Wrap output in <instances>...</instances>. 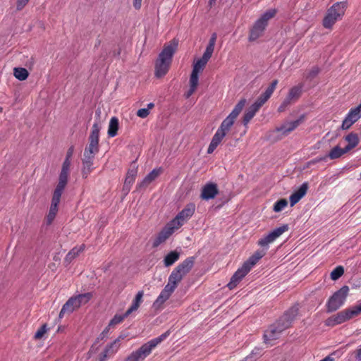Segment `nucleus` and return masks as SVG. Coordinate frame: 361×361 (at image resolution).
Returning a JSON list of instances; mask_svg holds the SVG:
<instances>
[{
  "mask_svg": "<svg viewBox=\"0 0 361 361\" xmlns=\"http://www.w3.org/2000/svg\"><path fill=\"white\" fill-rule=\"evenodd\" d=\"M197 73H195L192 71L190 78V86L193 88H197L198 85L199 76Z\"/></svg>",
  "mask_w": 361,
  "mask_h": 361,
  "instance_id": "obj_47",
  "label": "nucleus"
},
{
  "mask_svg": "<svg viewBox=\"0 0 361 361\" xmlns=\"http://www.w3.org/2000/svg\"><path fill=\"white\" fill-rule=\"evenodd\" d=\"M246 104L245 99H241L238 104L235 106L233 111L230 113V115L235 117V118L238 116L243 109Z\"/></svg>",
  "mask_w": 361,
  "mask_h": 361,
  "instance_id": "obj_39",
  "label": "nucleus"
},
{
  "mask_svg": "<svg viewBox=\"0 0 361 361\" xmlns=\"http://www.w3.org/2000/svg\"><path fill=\"white\" fill-rule=\"evenodd\" d=\"M319 68L318 66L312 67L308 73L305 75V78L307 80H312L319 73Z\"/></svg>",
  "mask_w": 361,
  "mask_h": 361,
  "instance_id": "obj_46",
  "label": "nucleus"
},
{
  "mask_svg": "<svg viewBox=\"0 0 361 361\" xmlns=\"http://www.w3.org/2000/svg\"><path fill=\"white\" fill-rule=\"evenodd\" d=\"M47 331L46 324H43L35 333L34 338L37 340L41 339Z\"/></svg>",
  "mask_w": 361,
  "mask_h": 361,
  "instance_id": "obj_48",
  "label": "nucleus"
},
{
  "mask_svg": "<svg viewBox=\"0 0 361 361\" xmlns=\"http://www.w3.org/2000/svg\"><path fill=\"white\" fill-rule=\"evenodd\" d=\"M143 294V291H139L136 294L135 298L132 302V305L126 312V316H129L132 312L136 311L138 309L142 301Z\"/></svg>",
  "mask_w": 361,
  "mask_h": 361,
  "instance_id": "obj_26",
  "label": "nucleus"
},
{
  "mask_svg": "<svg viewBox=\"0 0 361 361\" xmlns=\"http://www.w3.org/2000/svg\"><path fill=\"white\" fill-rule=\"evenodd\" d=\"M290 103H291V101L290 99H288V98L286 97V98L283 101L281 104L278 108V111L283 112V111H285L286 108L288 105H290Z\"/></svg>",
  "mask_w": 361,
  "mask_h": 361,
  "instance_id": "obj_51",
  "label": "nucleus"
},
{
  "mask_svg": "<svg viewBox=\"0 0 361 361\" xmlns=\"http://www.w3.org/2000/svg\"><path fill=\"white\" fill-rule=\"evenodd\" d=\"M195 90H196V88L192 89V87L190 86V89L186 94V97L189 98L194 93Z\"/></svg>",
  "mask_w": 361,
  "mask_h": 361,
  "instance_id": "obj_61",
  "label": "nucleus"
},
{
  "mask_svg": "<svg viewBox=\"0 0 361 361\" xmlns=\"http://www.w3.org/2000/svg\"><path fill=\"white\" fill-rule=\"evenodd\" d=\"M259 110L255 107L253 105H251L246 112L245 113L243 118V123L245 126H247L251 119L255 116L256 113Z\"/></svg>",
  "mask_w": 361,
  "mask_h": 361,
  "instance_id": "obj_34",
  "label": "nucleus"
},
{
  "mask_svg": "<svg viewBox=\"0 0 361 361\" xmlns=\"http://www.w3.org/2000/svg\"><path fill=\"white\" fill-rule=\"evenodd\" d=\"M126 313L124 314H116L109 324V326H115L120 324L126 317Z\"/></svg>",
  "mask_w": 361,
  "mask_h": 361,
  "instance_id": "obj_45",
  "label": "nucleus"
},
{
  "mask_svg": "<svg viewBox=\"0 0 361 361\" xmlns=\"http://www.w3.org/2000/svg\"><path fill=\"white\" fill-rule=\"evenodd\" d=\"M214 50V49L213 48L207 47L201 59H202L204 61L208 62L209 59L212 57Z\"/></svg>",
  "mask_w": 361,
  "mask_h": 361,
  "instance_id": "obj_49",
  "label": "nucleus"
},
{
  "mask_svg": "<svg viewBox=\"0 0 361 361\" xmlns=\"http://www.w3.org/2000/svg\"><path fill=\"white\" fill-rule=\"evenodd\" d=\"M289 227L287 224H284L278 227L270 232L268 235L264 236L258 240V245L263 247V250H267L269 245L274 242L283 233L288 231Z\"/></svg>",
  "mask_w": 361,
  "mask_h": 361,
  "instance_id": "obj_10",
  "label": "nucleus"
},
{
  "mask_svg": "<svg viewBox=\"0 0 361 361\" xmlns=\"http://www.w3.org/2000/svg\"><path fill=\"white\" fill-rule=\"evenodd\" d=\"M216 38H217L216 33H213L209 39V44H207V47L213 48L214 49Z\"/></svg>",
  "mask_w": 361,
  "mask_h": 361,
  "instance_id": "obj_53",
  "label": "nucleus"
},
{
  "mask_svg": "<svg viewBox=\"0 0 361 361\" xmlns=\"http://www.w3.org/2000/svg\"><path fill=\"white\" fill-rule=\"evenodd\" d=\"M304 118L305 116L302 115L295 121L285 122L281 126L277 127L276 130L283 135H287L294 130L304 121Z\"/></svg>",
  "mask_w": 361,
  "mask_h": 361,
  "instance_id": "obj_15",
  "label": "nucleus"
},
{
  "mask_svg": "<svg viewBox=\"0 0 361 361\" xmlns=\"http://www.w3.org/2000/svg\"><path fill=\"white\" fill-rule=\"evenodd\" d=\"M78 308L79 307L76 305L75 298L73 296L63 305L59 313V317L62 318L66 314H71Z\"/></svg>",
  "mask_w": 361,
  "mask_h": 361,
  "instance_id": "obj_24",
  "label": "nucleus"
},
{
  "mask_svg": "<svg viewBox=\"0 0 361 361\" xmlns=\"http://www.w3.org/2000/svg\"><path fill=\"white\" fill-rule=\"evenodd\" d=\"M274 90L268 87L265 92L263 93L268 99L270 98Z\"/></svg>",
  "mask_w": 361,
  "mask_h": 361,
  "instance_id": "obj_57",
  "label": "nucleus"
},
{
  "mask_svg": "<svg viewBox=\"0 0 361 361\" xmlns=\"http://www.w3.org/2000/svg\"><path fill=\"white\" fill-rule=\"evenodd\" d=\"M348 152V151H345V147L343 149L338 146H336L330 151L329 157L331 159H338Z\"/></svg>",
  "mask_w": 361,
  "mask_h": 361,
  "instance_id": "obj_37",
  "label": "nucleus"
},
{
  "mask_svg": "<svg viewBox=\"0 0 361 361\" xmlns=\"http://www.w3.org/2000/svg\"><path fill=\"white\" fill-rule=\"evenodd\" d=\"M13 75L19 80H25L28 77L29 73L24 68H15Z\"/></svg>",
  "mask_w": 361,
  "mask_h": 361,
  "instance_id": "obj_38",
  "label": "nucleus"
},
{
  "mask_svg": "<svg viewBox=\"0 0 361 361\" xmlns=\"http://www.w3.org/2000/svg\"><path fill=\"white\" fill-rule=\"evenodd\" d=\"M236 118L230 114L222 121L221 123L219 129L221 130V131L224 132L225 133H227L229 130L231 129V126L233 125L235 120Z\"/></svg>",
  "mask_w": 361,
  "mask_h": 361,
  "instance_id": "obj_31",
  "label": "nucleus"
},
{
  "mask_svg": "<svg viewBox=\"0 0 361 361\" xmlns=\"http://www.w3.org/2000/svg\"><path fill=\"white\" fill-rule=\"evenodd\" d=\"M121 345V338H118L114 340L112 343L107 345L104 350L106 353H109L111 357H113L118 350Z\"/></svg>",
  "mask_w": 361,
  "mask_h": 361,
  "instance_id": "obj_29",
  "label": "nucleus"
},
{
  "mask_svg": "<svg viewBox=\"0 0 361 361\" xmlns=\"http://www.w3.org/2000/svg\"><path fill=\"white\" fill-rule=\"evenodd\" d=\"M74 258H75V257L73 256L72 253L68 252L66 257V260L68 262H71Z\"/></svg>",
  "mask_w": 361,
  "mask_h": 361,
  "instance_id": "obj_62",
  "label": "nucleus"
},
{
  "mask_svg": "<svg viewBox=\"0 0 361 361\" xmlns=\"http://www.w3.org/2000/svg\"><path fill=\"white\" fill-rule=\"evenodd\" d=\"M226 133H225L223 131H221L219 128L217 129L216 132L212 137V141L208 147L207 149V153L212 154L216 148L218 147V145L221 143L223 138L226 136Z\"/></svg>",
  "mask_w": 361,
  "mask_h": 361,
  "instance_id": "obj_21",
  "label": "nucleus"
},
{
  "mask_svg": "<svg viewBox=\"0 0 361 361\" xmlns=\"http://www.w3.org/2000/svg\"><path fill=\"white\" fill-rule=\"evenodd\" d=\"M176 288L177 285L168 279L167 284L164 286V289L161 290L156 300L154 302L153 307L154 309H160L164 303L170 298Z\"/></svg>",
  "mask_w": 361,
  "mask_h": 361,
  "instance_id": "obj_11",
  "label": "nucleus"
},
{
  "mask_svg": "<svg viewBox=\"0 0 361 361\" xmlns=\"http://www.w3.org/2000/svg\"><path fill=\"white\" fill-rule=\"evenodd\" d=\"M277 84H278V80H274L272 81V82L271 83V85L269 87L270 88H271L273 90H275Z\"/></svg>",
  "mask_w": 361,
  "mask_h": 361,
  "instance_id": "obj_63",
  "label": "nucleus"
},
{
  "mask_svg": "<svg viewBox=\"0 0 361 361\" xmlns=\"http://www.w3.org/2000/svg\"><path fill=\"white\" fill-rule=\"evenodd\" d=\"M142 0H133V6L135 9H140L142 6Z\"/></svg>",
  "mask_w": 361,
  "mask_h": 361,
  "instance_id": "obj_58",
  "label": "nucleus"
},
{
  "mask_svg": "<svg viewBox=\"0 0 361 361\" xmlns=\"http://www.w3.org/2000/svg\"><path fill=\"white\" fill-rule=\"evenodd\" d=\"M361 313V303L350 308L339 312L335 315L328 318L325 324L326 326H334L342 324L353 317H357Z\"/></svg>",
  "mask_w": 361,
  "mask_h": 361,
  "instance_id": "obj_5",
  "label": "nucleus"
},
{
  "mask_svg": "<svg viewBox=\"0 0 361 361\" xmlns=\"http://www.w3.org/2000/svg\"><path fill=\"white\" fill-rule=\"evenodd\" d=\"M288 205V201L286 199H281L275 202L273 210L275 212H280Z\"/></svg>",
  "mask_w": 361,
  "mask_h": 361,
  "instance_id": "obj_41",
  "label": "nucleus"
},
{
  "mask_svg": "<svg viewBox=\"0 0 361 361\" xmlns=\"http://www.w3.org/2000/svg\"><path fill=\"white\" fill-rule=\"evenodd\" d=\"M249 271H250L243 264L231 277L230 282L228 283V288L231 290L235 288Z\"/></svg>",
  "mask_w": 361,
  "mask_h": 361,
  "instance_id": "obj_17",
  "label": "nucleus"
},
{
  "mask_svg": "<svg viewBox=\"0 0 361 361\" xmlns=\"http://www.w3.org/2000/svg\"><path fill=\"white\" fill-rule=\"evenodd\" d=\"M169 335V332L166 331L159 336L154 338L146 343H144L137 350L132 352L124 361H143L149 356L152 350L163 341H164Z\"/></svg>",
  "mask_w": 361,
  "mask_h": 361,
  "instance_id": "obj_2",
  "label": "nucleus"
},
{
  "mask_svg": "<svg viewBox=\"0 0 361 361\" xmlns=\"http://www.w3.org/2000/svg\"><path fill=\"white\" fill-rule=\"evenodd\" d=\"M361 118V103L356 107L350 109L345 118L343 121L341 128L343 130L348 129L353 124Z\"/></svg>",
  "mask_w": 361,
  "mask_h": 361,
  "instance_id": "obj_12",
  "label": "nucleus"
},
{
  "mask_svg": "<svg viewBox=\"0 0 361 361\" xmlns=\"http://www.w3.org/2000/svg\"><path fill=\"white\" fill-rule=\"evenodd\" d=\"M268 99H269L264 94H262L257 98L255 102L252 105H253L258 110H259V109L266 103V102Z\"/></svg>",
  "mask_w": 361,
  "mask_h": 361,
  "instance_id": "obj_44",
  "label": "nucleus"
},
{
  "mask_svg": "<svg viewBox=\"0 0 361 361\" xmlns=\"http://www.w3.org/2000/svg\"><path fill=\"white\" fill-rule=\"evenodd\" d=\"M276 13V11L275 9H269L261 16L250 30L249 41L254 42L262 35L268 21L274 18Z\"/></svg>",
  "mask_w": 361,
  "mask_h": 361,
  "instance_id": "obj_4",
  "label": "nucleus"
},
{
  "mask_svg": "<svg viewBox=\"0 0 361 361\" xmlns=\"http://www.w3.org/2000/svg\"><path fill=\"white\" fill-rule=\"evenodd\" d=\"M89 145L84 151V157L94 159L99 151V141L95 140H89Z\"/></svg>",
  "mask_w": 361,
  "mask_h": 361,
  "instance_id": "obj_25",
  "label": "nucleus"
},
{
  "mask_svg": "<svg viewBox=\"0 0 361 361\" xmlns=\"http://www.w3.org/2000/svg\"><path fill=\"white\" fill-rule=\"evenodd\" d=\"M218 192L216 184L209 183L202 188L200 197L202 200H209L214 199Z\"/></svg>",
  "mask_w": 361,
  "mask_h": 361,
  "instance_id": "obj_16",
  "label": "nucleus"
},
{
  "mask_svg": "<svg viewBox=\"0 0 361 361\" xmlns=\"http://www.w3.org/2000/svg\"><path fill=\"white\" fill-rule=\"evenodd\" d=\"M320 361H334V358L333 357H331V355H329Z\"/></svg>",
  "mask_w": 361,
  "mask_h": 361,
  "instance_id": "obj_64",
  "label": "nucleus"
},
{
  "mask_svg": "<svg viewBox=\"0 0 361 361\" xmlns=\"http://www.w3.org/2000/svg\"><path fill=\"white\" fill-rule=\"evenodd\" d=\"M73 298H75L76 305L80 307L81 305L87 304L91 300L92 294L91 293H85L73 296Z\"/></svg>",
  "mask_w": 361,
  "mask_h": 361,
  "instance_id": "obj_33",
  "label": "nucleus"
},
{
  "mask_svg": "<svg viewBox=\"0 0 361 361\" xmlns=\"http://www.w3.org/2000/svg\"><path fill=\"white\" fill-rule=\"evenodd\" d=\"M93 158L85 157L82 159V174L83 178H87L92 171Z\"/></svg>",
  "mask_w": 361,
  "mask_h": 361,
  "instance_id": "obj_27",
  "label": "nucleus"
},
{
  "mask_svg": "<svg viewBox=\"0 0 361 361\" xmlns=\"http://www.w3.org/2000/svg\"><path fill=\"white\" fill-rule=\"evenodd\" d=\"M347 7V2H336L331 6L326 11V16L323 19V26L325 28L330 29L340 20L344 15Z\"/></svg>",
  "mask_w": 361,
  "mask_h": 361,
  "instance_id": "obj_3",
  "label": "nucleus"
},
{
  "mask_svg": "<svg viewBox=\"0 0 361 361\" xmlns=\"http://www.w3.org/2000/svg\"><path fill=\"white\" fill-rule=\"evenodd\" d=\"M29 0H18L17 9L21 10L28 3Z\"/></svg>",
  "mask_w": 361,
  "mask_h": 361,
  "instance_id": "obj_56",
  "label": "nucleus"
},
{
  "mask_svg": "<svg viewBox=\"0 0 361 361\" xmlns=\"http://www.w3.org/2000/svg\"><path fill=\"white\" fill-rule=\"evenodd\" d=\"M180 257V252L176 250L171 251L166 255L164 259L165 267H170Z\"/></svg>",
  "mask_w": 361,
  "mask_h": 361,
  "instance_id": "obj_30",
  "label": "nucleus"
},
{
  "mask_svg": "<svg viewBox=\"0 0 361 361\" xmlns=\"http://www.w3.org/2000/svg\"><path fill=\"white\" fill-rule=\"evenodd\" d=\"M111 356L109 353H106V351L104 350L100 355L99 361H106L109 360Z\"/></svg>",
  "mask_w": 361,
  "mask_h": 361,
  "instance_id": "obj_55",
  "label": "nucleus"
},
{
  "mask_svg": "<svg viewBox=\"0 0 361 361\" xmlns=\"http://www.w3.org/2000/svg\"><path fill=\"white\" fill-rule=\"evenodd\" d=\"M149 114V109L142 108L137 111V116L140 118H145Z\"/></svg>",
  "mask_w": 361,
  "mask_h": 361,
  "instance_id": "obj_50",
  "label": "nucleus"
},
{
  "mask_svg": "<svg viewBox=\"0 0 361 361\" xmlns=\"http://www.w3.org/2000/svg\"><path fill=\"white\" fill-rule=\"evenodd\" d=\"M73 147H71L68 149V152H67V154H66V159H71L72 155H73Z\"/></svg>",
  "mask_w": 361,
  "mask_h": 361,
  "instance_id": "obj_60",
  "label": "nucleus"
},
{
  "mask_svg": "<svg viewBox=\"0 0 361 361\" xmlns=\"http://www.w3.org/2000/svg\"><path fill=\"white\" fill-rule=\"evenodd\" d=\"M69 171H61L59 178V182L54 191V194L61 196L63 190L68 183Z\"/></svg>",
  "mask_w": 361,
  "mask_h": 361,
  "instance_id": "obj_20",
  "label": "nucleus"
},
{
  "mask_svg": "<svg viewBox=\"0 0 361 361\" xmlns=\"http://www.w3.org/2000/svg\"><path fill=\"white\" fill-rule=\"evenodd\" d=\"M307 189V183H303L300 186V188L290 196V202L291 207L294 206L305 195Z\"/></svg>",
  "mask_w": 361,
  "mask_h": 361,
  "instance_id": "obj_19",
  "label": "nucleus"
},
{
  "mask_svg": "<svg viewBox=\"0 0 361 361\" xmlns=\"http://www.w3.org/2000/svg\"><path fill=\"white\" fill-rule=\"evenodd\" d=\"M137 173V168L136 166H131L128 169L127 175H126V178L125 180L126 185L133 184L135 180Z\"/></svg>",
  "mask_w": 361,
  "mask_h": 361,
  "instance_id": "obj_36",
  "label": "nucleus"
},
{
  "mask_svg": "<svg viewBox=\"0 0 361 361\" xmlns=\"http://www.w3.org/2000/svg\"><path fill=\"white\" fill-rule=\"evenodd\" d=\"M162 171L161 168L154 169L149 173H148L145 178L138 184L140 188H145L149 185L152 181L159 177Z\"/></svg>",
  "mask_w": 361,
  "mask_h": 361,
  "instance_id": "obj_22",
  "label": "nucleus"
},
{
  "mask_svg": "<svg viewBox=\"0 0 361 361\" xmlns=\"http://www.w3.org/2000/svg\"><path fill=\"white\" fill-rule=\"evenodd\" d=\"M100 127L97 123H94L92 128V132L89 140H95L99 141Z\"/></svg>",
  "mask_w": 361,
  "mask_h": 361,
  "instance_id": "obj_43",
  "label": "nucleus"
},
{
  "mask_svg": "<svg viewBox=\"0 0 361 361\" xmlns=\"http://www.w3.org/2000/svg\"><path fill=\"white\" fill-rule=\"evenodd\" d=\"M195 205L193 203L188 204L176 216L170 221L171 224L177 230L184 224L194 214Z\"/></svg>",
  "mask_w": 361,
  "mask_h": 361,
  "instance_id": "obj_9",
  "label": "nucleus"
},
{
  "mask_svg": "<svg viewBox=\"0 0 361 361\" xmlns=\"http://www.w3.org/2000/svg\"><path fill=\"white\" fill-rule=\"evenodd\" d=\"M299 305L298 304L292 306L288 310H287L280 319L283 323H288V327L291 325L292 322L295 319L298 315Z\"/></svg>",
  "mask_w": 361,
  "mask_h": 361,
  "instance_id": "obj_18",
  "label": "nucleus"
},
{
  "mask_svg": "<svg viewBox=\"0 0 361 361\" xmlns=\"http://www.w3.org/2000/svg\"><path fill=\"white\" fill-rule=\"evenodd\" d=\"M194 262L193 257H188L172 271L169 279L178 286L183 278L192 269Z\"/></svg>",
  "mask_w": 361,
  "mask_h": 361,
  "instance_id": "obj_6",
  "label": "nucleus"
},
{
  "mask_svg": "<svg viewBox=\"0 0 361 361\" xmlns=\"http://www.w3.org/2000/svg\"><path fill=\"white\" fill-rule=\"evenodd\" d=\"M288 328V323H283L279 319L275 324L271 325L269 329L264 331V342L269 343L271 341L277 339L281 333Z\"/></svg>",
  "mask_w": 361,
  "mask_h": 361,
  "instance_id": "obj_8",
  "label": "nucleus"
},
{
  "mask_svg": "<svg viewBox=\"0 0 361 361\" xmlns=\"http://www.w3.org/2000/svg\"><path fill=\"white\" fill-rule=\"evenodd\" d=\"M71 164V159H65V160L63 163V165H62L61 171H66L70 172Z\"/></svg>",
  "mask_w": 361,
  "mask_h": 361,
  "instance_id": "obj_54",
  "label": "nucleus"
},
{
  "mask_svg": "<svg viewBox=\"0 0 361 361\" xmlns=\"http://www.w3.org/2000/svg\"><path fill=\"white\" fill-rule=\"evenodd\" d=\"M118 129V119L116 117H112L110 120L108 135L111 137H114L117 135Z\"/></svg>",
  "mask_w": 361,
  "mask_h": 361,
  "instance_id": "obj_35",
  "label": "nucleus"
},
{
  "mask_svg": "<svg viewBox=\"0 0 361 361\" xmlns=\"http://www.w3.org/2000/svg\"><path fill=\"white\" fill-rule=\"evenodd\" d=\"M345 140L348 142L345 147V151H350L355 147L359 143V138L357 134L350 133L345 137Z\"/></svg>",
  "mask_w": 361,
  "mask_h": 361,
  "instance_id": "obj_32",
  "label": "nucleus"
},
{
  "mask_svg": "<svg viewBox=\"0 0 361 361\" xmlns=\"http://www.w3.org/2000/svg\"><path fill=\"white\" fill-rule=\"evenodd\" d=\"M207 63V62L202 59H198L193 65L192 72L197 73L202 72Z\"/></svg>",
  "mask_w": 361,
  "mask_h": 361,
  "instance_id": "obj_40",
  "label": "nucleus"
},
{
  "mask_svg": "<svg viewBox=\"0 0 361 361\" xmlns=\"http://www.w3.org/2000/svg\"><path fill=\"white\" fill-rule=\"evenodd\" d=\"M303 85L300 84L298 85H295L290 88L289 90L288 94L287 97L288 99H290L291 102L297 100L301 95L302 91Z\"/></svg>",
  "mask_w": 361,
  "mask_h": 361,
  "instance_id": "obj_28",
  "label": "nucleus"
},
{
  "mask_svg": "<svg viewBox=\"0 0 361 361\" xmlns=\"http://www.w3.org/2000/svg\"><path fill=\"white\" fill-rule=\"evenodd\" d=\"M84 250L85 245H82L79 247H75L73 248L69 252L72 253V255L76 257L80 252H83Z\"/></svg>",
  "mask_w": 361,
  "mask_h": 361,
  "instance_id": "obj_52",
  "label": "nucleus"
},
{
  "mask_svg": "<svg viewBox=\"0 0 361 361\" xmlns=\"http://www.w3.org/2000/svg\"><path fill=\"white\" fill-rule=\"evenodd\" d=\"M349 291L348 286H344L336 291L328 300L326 307L329 312L337 310L341 307L346 299Z\"/></svg>",
  "mask_w": 361,
  "mask_h": 361,
  "instance_id": "obj_7",
  "label": "nucleus"
},
{
  "mask_svg": "<svg viewBox=\"0 0 361 361\" xmlns=\"http://www.w3.org/2000/svg\"><path fill=\"white\" fill-rule=\"evenodd\" d=\"M61 197V196L53 193L50 208L45 218V221L47 225H50L56 216L58 212V206L60 203Z\"/></svg>",
  "mask_w": 361,
  "mask_h": 361,
  "instance_id": "obj_14",
  "label": "nucleus"
},
{
  "mask_svg": "<svg viewBox=\"0 0 361 361\" xmlns=\"http://www.w3.org/2000/svg\"><path fill=\"white\" fill-rule=\"evenodd\" d=\"M266 254V250H261L256 251L249 259L243 263V265L250 271L257 262L262 258Z\"/></svg>",
  "mask_w": 361,
  "mask_h": 361,
  "instance_id": "obj_23",
  "label": "nucleus"
},
{
  "mask_svg": "<svg viewBox=\"0 0 361 361\" xmlns=\"http://www.w3.org/2000/svg\"><path fill=\"white\" fill-rule=\"evenodd\" d=\"M355 358L358 361H361V345H360L356 350Z\"/></svg>",
  "mask_w": 361,
  "mask_h": 361,
  "instance_id": "obj_59",
  "label": "nucleus"
},
{
  "mask_svg": "<svg viewBox=\"0 0 361 361\" xmlns=\"http://www.w3.org/2000/svg\"><path fill=\"white\" fill-rule=\"evenodd\" d=\"M177 42L173 40L171 41L170 44L164 46L156 61V77L161 78L166 74L169 71L173 55L174 54L177 48Z\"/></svg>",
  "mask_w": 361,
  "mask_h": 361,
  "instance_id": "obj_1",
  "label": "nucleus"
},
{
  "mask_svg": "<svg viewBox=\"0 0 361 361\" xmlns=\"http://www.w3.org/2000/svg\"><path fill=\"white\" fill-rule=\"evenodd\" d=\"M176 230L175 227L169 222L154 240L153 247H157L165 242Z\"/></svg>",
  "mask_w": 361,
  "mask_h": 361,
  "instance_id": "obj_13",
  "label": "nucleus"
},
{
  "mask_svg": "<svg viewBox=\"0 0 361 361\" xmlns=\"http://www.w3.org/2000/svg\"><path fill=\"white\" fill-rule=\"evenodd\" d=\"M344 273L342 266L336 267L331 273V279L334 281L338 279Z\"/></svg>",
  "mask_w": 361,
  "mask_h": 361,
  "instance_id": "obj_42",
  "label": "nucleus"
}]
</instances>
